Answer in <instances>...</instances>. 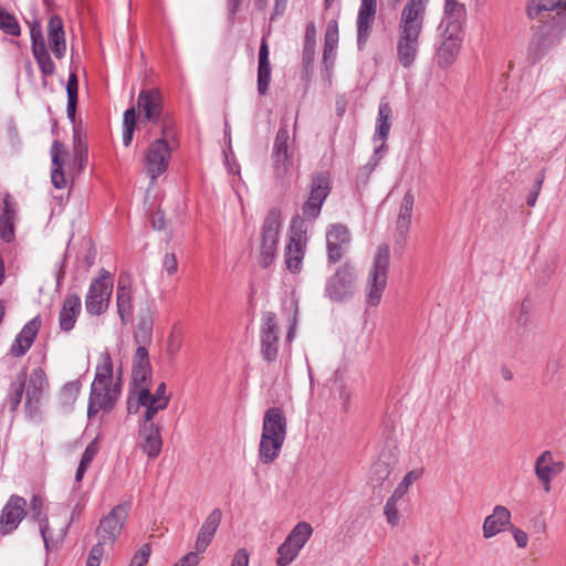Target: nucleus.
Returning a JSON list of instances; mask_svg holds the SVG:
<instances>
[{
	"label": "nucleus",
	"instance_id": "49",
	"mask_svg": "<svg viewBox=\"0 0 566 566\" xmlns=\"http://www.w3.org/2000/svg\"><path fill=\"white\" fill-rule=\"evenodd\" d=\"M271 82V64L259 65L258 67V92L265 95Z\"/></svg>",
	"mask_w": 566,
	"mask_h": 566
},
{
	"label": "nucleus",
	"instance_id": "52",
	"mask_svg": "<svg viewBox=\"0 0 566 566\" xmlns=\"http://www.w3.org/2000/svg\"><path fill=\"white\" fill-rule=\"evenodd\" d=\"M87 149V136L86 133L74 125L73 129V154L83 153Z\"/></svg>",
	"mask_w": 566,
	"mask_h": 566
},
{
	"label": "nucleus",
	"instance_id": "32",
	"mask_svg": "<svg viewBox=\"0 0 566 566\" xmlns=\"http://www.w3.org/2000/svg\"><path fill=\"white\" fill-rule=\"evenodd\" d=\"M30 518L38 522L39 531L46 548H49V520L45 511L44 499L33 494L30 501Z\"/></svg>",
	"mask_w": 566,
	"mask_h": 566
},
{
	"label": "nucleus",
	"instance_id": "45",
	"mask_svg": "<svg viewBox=\"0 0 566 566\" xmlns=\"http://www.w3.org/2000/svg\"><path fill=\"white\" fill-rule=\"evenodd\" d=\"M81 387L82 384L80 380L66 382L60 391L61 402L66 406H72L81 391Z\"/></svg>",
	"mask_w": 566,
	"mask_h": 566
},
{
	"label": "nucleus",
	"instance_id": "24",
	"mask_svg": "<svg viewBox=\"0 0 566 566\" xmlns=\"http://www.w3.org/2000/svg\"><path fill=\"white\" fill-rule=\"evenodd\" d=\"M137 400L140 406L146 408V419L153 420L155 415L166 409L169 403V396L166 395V384H159L155 394H150L148 388H142L137 391Z\"/></svg>",
	"mask_w": 566,
	"mask_h": 566
},
{
	"label": "nucleus",
	"instance_id": "62",
	"mask_svg": "<svg viewBox=\"0 0 566 566\" xmlns=\"http://www.w3.org/2000/svg\"><path fill=\"white\" fill-rule=\"evenodd\" d=\"M509 530L511 531L517 547L525 548L528 543L527 534L524 531H522L513 525H511V527Z\"/></svg>",
	"mask_w": 566,
	"mask_h": 566
},
{
	"label": "nucleus",
	"instance_id": "36",
	"mask_svg": "<svg viewBox=\"0 0 566 566\" xmlns=\"http://www.w3.org/2000/svg\"><path fill=\"white\" fill-rule=\"evenodd\" d=\"M444 14L446 15L440 28L450 27V24L457 23L462 31V25L465 19V9L462 4L458 3L457 0H446Z\"/></svg>",
	"mask_w": 566,
	"mask_h": 566
},
{
	"label": "nucleus",
	"instance_id": "13",
	"mask_svg": "<svg viewBox=\"0 0 566 566\" xmlns=\"http://www.w3.org/2000/svg\"><path fill=\"white\" fill-rule=\"evenodd\" d=\"M555 11L552 17L551 25L552 32L558 36L566 28V0H530L527 4V14L530 18L535 19L543 15L545 12L548 14ZM551 33V30H547Z\"/></svg>",
	"mask_w": 566,
	"mask_h": 566
},
{
	"label": "nucleus",
	"instance_id": "26",
	"mask_svg": "<svg viewBox=\"0 0 566 566\" xmlns=\"http://www.w3.org/2000/svg\"><path fill=\"white\" fill-rule=\"evenodd\" d=\"M116 305L120 322L123 325H126L130 321L134 310L130 277L126 274L118 276Z\"/></svg>",
	"mask_w": 566,
	"mask_h": 566
},
{
	"label": "nucleus",
	"instance_id": "42",
	"mask_svg": "<svg viewBox=\"0 0 566 566\" xmlns=\"http://www.w3.org/2000/svg\"><path fill=\"white\" fill-rule=\"evenodd\" d=\"M301 549L287 538L277 548L276 566H289L298 556Z\"/></svg>",
	"mask_w": 566,
	"mask_h": 566
},
{
	"label": "nucleus",
	"instance_id": "7",
	"mask_svg": "<svg viewBox=\"0 0 566 566\" xmlns=\"http://www.w3.org/2000/svg\"><path fill=\"white\" fill-rule=\"evenodd\" d=\"M357 277L356 266L345 262L327 279L324 295L337 303L349 301L356 292Z\"/></svg>",
	"mask_w": 566,
	"mask_h": 566
},
{
	"label": "nucleus",
	"instance_id": "16",
	"mask_svg": "<svg viewBox=\"0 0 566 566\" xmlns=\"http://www.w3.org/2000/svg\"><path fill=\"white\" fill-rule=\"evenodd\" d=\"M137 109L140 125L146 122L155 125L160 124L161 127L163 124H168L167 122H161L163 95L157 88L140 91L137 98Z\"/></svg>",
	"mask_w": 566,
	"mask_h": 566
},
{
	"label": "nucleus",
	"instance_id": "8",
	"mask_svg": "<svg viewBox=\"0 0 566 566\" xmlns=\"http://www.w3.org/2000/svg\"><path fill=\"white\" fill-rule=\"evenodd\" d=\"M290 239L284 250L286 269L291 273H298L302 270V263L306 249V228L301 217H294L290 227Z\"/></svg>",
	"mask_w": 566,
	"mask_h": 566
},
{
	"label": "nucleus",
	"instance_id": "10",
	"mask_svg": "<svg viewBox=\"0 0 566 566\" xmlns=\"http://www.w3.org/2000/svg\"><path fill=\"white\" fill-rule=\"evenodd\" d=\"M282 227L281 213L276 209L269 211L261 228V265L269 266L276 254L280 230Z\"/></svg>",
	"mask_w": 566,
	"mask_h": 566
},
{
	"label": "nucleus",
	"instance_id": "20",
	"mask_svg": "<svg viewBox=\"0 0 566 566\" xmlns=\"http://www.w3.org/2000/svg\"><path fill=\"white\" fill-rule=\"evenodd\" d=\"M27 515V501L19 495H11L0 514V534L7 535L18 528Z\"/></svg>",
	"mask_w": 566,
	"mask_h": 566
},
{
	"label": "nucleus",
	"instance_id": "37",
	"mask_svg": "<svg viewBox=\"0 0 566 566\" xmlns=\"http://www.w3.org/2000/svg\"><path fill=\"white\" fill-rule=\"evenodd\" d=\"M338 43V25L337 21L332 20L328 22L325 39H324V51L323 59L325 62L333 60L336 55V46Z\"/></svg>",
	"mask_w": 566,
	"mask_h": 566
},
{
	"label": "nucleus",
	"instance_id": "14",
	"mask_svg": "<svg viewBox=\"0 0 566 566\" xmlns=\"http://www.w3.org/2000/svg\"><path fill=\"white\" fill-rule=\"evenodd\" d=\"M442 30L440 40L437 45V64L441 69L449 67L455 60L461 42L462 31L459 24L453 23L450 27L440 28Z\"/></svg>",
	"mask_w": 566,
	"mask_h": 566
},
{
	"label": "nucleus",
	"instance_id": "53",
	"mask_svg": "<svg viewBox=\"0 0 566 566\" xmlns=\"http://www.w3.org/2000/svg\"><path fill=\"white\" fill-rule=\"evenodd\" d=\"M97 452H98V443L96 440H93L85 448L78 465L87 469L91 465L93 459L96 457Z\"/></svg>",
	"mask_w": 566,
	"mask_h": 566
},
{
	"label": "nucleus",
	"instance_id": "3",
	"mask_svg": "<svg viewBox=\"0 0 566 566\" xmlns=\"http://www.w3.org/2000/svg\"><path fill=\"white\" fill-rule=\"evenodd\" d=\"M424 18L401 12L397 31V59L399 64L409 69L413 65L420 42L419 38L423 29Z\"/></svg>",
	"mask_w": 566,
	"mask_h": 566
},
{
	"label": "nucleus",
	"instance_id": "47",
	"mask_svg": "<svg viewBox=\"0 0 566 566\" xmlns=\"http://www.w3.org/2000/svg\"><path fill=\"white\" fill-rule=\"evenodd\" d=\"M421 470H412L409 471L402 479V481L399 483V485L394 491V495H396L399 499H402V496L407 493L410 485H412L420 476H421Z\"/></svg>",
	"mask_w": 566,
	"mask_h": 566
},
{
	"label": "nucleus",
	"instance_id": "25",
	"mask_svg": "<svg viewBox=\"0 0 566 566\" xmlns=\"http://www.w3.org/2000/svg\"><path fill=\"white\" fill-rule=\"evenodd\" d=\"M511 518L512 514L506 506L495 505L492 513L489 514L483 521V537L489 539L509 530L512 525Z\"/></svg>",
	"mask_w": 566,
	"mask_h": 566
},
{
	"label": "nucleus",
	"instance_id": "1",
	"mask_svg": "<svg viewBox=\"0 0 566 566\" xmlns=\"http://www.w3.org/2000/svg\"><path fill=\"white\" fill-rule=\"evenodd\" d=\"M120 395V384L113 380V364L108 354L103 355V363L96 367L91 385L87 416L94 417L101 410L109 412Z\"/></svg>",
	"mask_w": 566,
	"mask_h": 566
},
{
	"label": "nucleus",
	"instance_id": "5",
	"mask_svg": "<svg viewBox=\"0 0 566 566\" xmlns=\"http://www.w3.org/2000/svg\"><path fill=\"white\" fill-rule=\"evenodd\" d=\"M295 130L296 122L294 123V133L291 137L287 130V124L282 120V124L276 133L271 155L273 174L276 180H285L291 168L293 167L295 153Z\"/></svg>",
	"mask_w": 566,
	"mask_h": 566
},
{
	"label": "nucleus",
	"instance_id": "22",
	"mask_svg": "<svg viewBox=\"0 0 566 566\" xmlns=\"http://www.w3.org/2000/svg\"><path fill=\"white\" fill-rule=\"evenodd\" d=\"M31 51L43 76H50L55 72V64L52 61L45 45L41 25L35 22L30 30Z\"/></svg>",
	"mask_w": 566,
	"mask_h": 566
},
{
	"label": "nucleus",
	"instance_id": "19",
	"mask_svg": "<svg viewBox=\"0 0 566 566\" xmlns=\"http://www.w3.org/2000/svg\"><path fill=\"white\" fill-rule=\"evenodd\" d=\"M260 338L262 357L266 361L275 360L279 350V326L273 312L263 313Z\"/></svg>",
	"mask_w": 566,
	"mask_h": 566
},
{
	"label": "nucleus",
	"instance_id": "15",
	"mask_svg": "<svg viewBox=\"0 0 566 566\" xmlns=\"http://www.w3.org/2000/svg\"><path fill=\"white\" fill-rule=\"evenodd\" d=\"M129 511V502L122 503L113 507V510L99 522L96 531L98 541L104 544H114L124 527Z\"/></svg>",
	"mask_w": 566,
	"mask_h": 566
},
{
	"label": "nucleus",
	"instance_id": "63",
	"mask_svg": "<svg viewBox=\"0 0 566 566\" xmlns=\"http://www.w3.org/2000/svg\"><path fill=\"white\" fill-rule=\"evenodd\" d=\"M270 64L269 61V46L265 39H262L259 50V65Z\"/></svg>",
	"mask_w": 566,
	"mask_h": 566
},
{
	"label": "nucleus",
	"instance_id": "38",
	"mask_svg": "<svg viewBox=\"0 0 566 566\" xmlns=\"http://www.w3.org/2000/svg\"><path fill=\"white\" fill-rule=\"evenodd\" d=\"M391 465L389 462L379 459L376 461L370 470L368 481L373 488L381 486L382 483L389 478L391 473Z\"/></svg>",
	"mask_w": 566,
	"mask_h": 566
},
{
	"label": "nucleus",
	"instance_id": "11",
	"mask_svg": "<svg viewBox=\"0 0 566 566\" xmlns=\"http://www.w3.org/2000/svg\"><path fill=\"white\" fill-rule=\"evenodd\" d=\"M25 386V412L30 419H38L41 415V401L49 389L45 371L41 367L32 369Z\"/></svg>",
	"mask_w": 566,
	"mask_h": 566
},
{
	"label": "nucleus",
	"instance_id": "34",
	"mask_svg": "<svg viewBox=\"0 0 566 566\" xmlns=\"http://www.w3.org/2000/svg\"><path fill=\"white\" fill-rule=\"evenodd\" d=\"M154 322L150 315L145 314L138 318L137 326L134 331V343L137 346L147 347L153 340Z\"/></svg>",
	"mask_w": 566,
	"mask_h": 566
},
{
	"label": "nucleus",
	"instance_id": "64",
	"mask_svg": "<svg viewBox=\"0 0 566 566\" xmlns=\"http://www.w3.org/2000/svg\"><path fill=\"white\" fill-rule=\"evenodd\" d=\"M165 214L161 211H157L151 217V226L156 230H163L165 228Z\"/></svg>",
	"mask_w": 566,
	"mask_h": 566
},
{
	"label": "nucleus",
	"instance_id": "18",
	"mask_svg": "<svg viewBox=\"0 0 566 566\" xmlns=\"http://www.w3.org/2000/svg\"><path fill=\"white\" fill-rule=\"evenodd\" d=\"M352 241L348 228L344 224H332L326 231L327 260L336 263L347 253Z\"/></svg>",
	"mask_w": 566,
	"mask_h": 566
},
{
	"label": "nucleus",
	"instance_id": "35",
	"mask_svg": "<svg viewBox=\"0 0 566 566\" xmlns=\"http://www.w3.org/2000/svg\"><path fill=\"white\" fill-rule=\"evenodd\" d=\"M392 109L386 99H381L378 107V116L376 124V136L385 140L391 127Z\"/></svg>",
	"mask_w": 566,
	"mask_h": 566
},
{
	"label": "nucleus",
	"instance_id": "44",
	"mask_svg": "<svg viewBox=\"0 0 566 566\" xmlns=\"http://www.w3.org/2000/svg\"><path fill=\"white\" fill-rule=\"evenodd\" d=\"M0 30L13 36L20 35L21 29L15 17L0 7Z\"/></svg>",
	"mask_w": 566,
	"mask_h": 566
},
{
	"label": "nucleus",
	"instance_id": "2",
	"mask_svg": "<svg viewBox=\"0 0 566 566\" xmlns=\"http://www.w3.org/2000/svg\"><path fill=\"white\" fill-rule=\"evenodd\" d=\"M287 421L281 408L271 407L265 410L259 457L262 463H272L280 454L286 438Z\"/></svg>",
	"mask_w": 566,
	"mask_h": 566
},
{
	"label": "nucleus",
	"instance_id": "21",
	"mask_svg": "<svg viewBox=\"0 0 566 566\" xmlns=\"http://www.w3.org/2000/svg\"><path fill=\"white\" fill-rule=\"evenodd\" d=\"M138 447L149 459H156L163 448L160 427L151 420H147L146 415H144V421L139 424Z\"/></svg>",
	"mask_w": 566,
	"mask_h": 566
},
{
	"label": "nucleus",
	"instance_id": "9",
	"mask_svg": "<svg viewBox=\"0 0 566 566\" xmlns=\"http://www.w3.org/2000/svg\"><path fill=\"white\" fill-rule=\"evenodd\" d=\"M113 292V280L109 272L102 270L94 279L85 297V308L91 315H101L108 308Z\"/></svg>",
	"mask_w": 566,
	"mask_h": 566
},
{
	"label": "nucleus",
	"instance_id": "39",
	"mask_svg": "<svg viewBox=\"0 0 566 566\" xmlns=\"http://www.w3.org/2000/svg\"><path fill=\"white\" fill-rule=\"evenodd\" d=\"M313 534V527L307 522H298L286 538L302 551Z\"/></svg>",
	"mask_w": 566,
	"mask_h": 566
},
{
	"label": "nucleus",
	"instance_id": "23",
	"mask_svg": "<svg viewBox=\"0 0 566 566\" xmlns=\"http://www.w3.org/2000/svg\"><path fill=\"white\" fill-rule=\"evenodd\" d=\"M377 0H360L357 13V45L361 50L367 43L376 20Z\"/></svg>",
	"mask_w": 566,
	"mask_h": 566
},
{
	"label": "nucleus",
	"instance_id": "46",
	"mask_svg": "<svg viewBox=\"0 0 566 566\" xmlns=\"http://www.w3.org/2000/svg\"><path fill=\"white\" fill-rule=\"evenodd\" d=\"M399 500H400L399 497H397L396 495L392 494L387 500L385 507H384V514L386 516L387 523L389 525H391L392 527L397 526L399 523V520H400V515H399V512L397 509V503Z\"/></svg>",
	"mask_w": 566,
	"mask_h": 566
},
{
	"label": "nucleus",
	"instance_id": "27",
	"mask_svg": "<svg viewBox=\"0 0 566 566\" xmlns=\"http://www.w3.org/2000/svg\"><path fill=\"white\" fill-rule=\"evenodd\" d=\"M222 511L213 509L201 524L195 541V549L206 552L212 543L222 521Z\"/></svg>",
	"mask_w": 566,
	"mask_h": 566
},
{
	"label": "nucleus",
	"instance_id": "48",
	"mask_svg": "<svg viewBox=\"0 0 566 566\" xmlns=\"http://www.w3.org/2000/svg\"><path fill=\"white\" fill-rule=\"evenodd\" d=\"M40 327L41 318L40 316H35L23 326V328L18 335L21 336L22 339H25L33 344Z\"/></svg>",
	"mask_w": 566,
	"mask_h": 566
},
{
	"label": "nucleus",
	"instance_id": "54",
	"mask_svg": "<svg viewBox=\"0 0 566 566\" xmlns=\"http://www.w3.org/2000/svg\"><path fill=\"white\" fill-rule=\"evenodd\" d=\"M31 346L32 344L30 342L22 339L21 336L17 335L10 347V354L13 357H21L31 348Z\"/></svg>",
	"mask_w": 566,
	"mask_h": 566
},
{
	"label": "nucleus",
	"instance_id": "55",
	"mask_svg": "<svg viewBox=\"0 0 566 566\" xmlns=\"http://www.w3.org/2000/svg\"><path fill=\"white\" fill-rule=\"evenodd\" d=\"M151 548L149 544H144L133 556L129 566H145L149 559Z\"/></svg>",
	"mask_w": 566,
	"mask_h": 566
},
{
	"label": "nucleus",
	"instance_id": "57",
	"mask_svg": "<svg viewBox=\"0 0 566 566\" xmlns=\"http://www.w3.org/2000/svg\"><path fill=\"white\" fill-rule=\"evenodd\" d=\"M104 545L103 542L98 541L97 544L92 547L87 557V566H99L101 558L104 554Z\"/></svg>",
	"mask_w": 566,
	"mask_h": 566
},
{
	"label": "nucleus",
	"instance_id": "17",
	"mask_svg": "<svg viewBox=\"0 0 566 566\" xmlns=\"http://www.w3.org/2000/svg\"><path fill=\"white\" fill-rule=\"evenodd\" d=\"M565 469V462L556 460L549 450L543 451L534 463V473L546 493L551 492L552 481L562 474Z\"/></svg>",
	"mask_w": 566,
	"mask_h": 566
},
{
	"label": "nucleus",
	"instance_id": "50",
	"mask_svg": "<svg viewBox=\"0 0 566 566\" xmlns=\"http://www.w3.org/2000/svg\"><path fill=\"white\" fill-rule=\"evenodd\" d=\"M133 382L137 390L147 388L146 382L151 376V367H133Z\"/></svg>",
	"mask_w": 566,
	"mask_h": 566
},
{
	"label": "nucleus",
	"instance_id": "60",
	"mask_svg": "<svg viewBox=\"0 0 566 566\" xmlns=\"http://www.w3.org/2000/svg\"><path fill=\"white\" fill-rule=\"evenodd\" d=\"M250 555L245 548H239L231 560V566H249Z\"/></svg>",
	"mask_w": 566,
	"mask_h": 566
},
{
	"label": "nucleus",
	"instance_id": "41",
	"mask_svg": "<svg viewBox=\"0 0 566 566\" xmlns=\"http://www.w3.org/2000/svg\"><path fill=\"white\" fill-rule=\"evenodd\" d=\"M25 380H27V373H25V370H22L18 375V381L11 384V386H10L9 405H10L11 411H15L21 403L24 387H25Z\"/></svg>",
	"mask_w": 566,
	"mask_h": 566
},
{
	"label": "nucleus",
	"instance_id": "12",
	"mask_svg": "<svg viewBox=\"0 0 566 566\" xmlns=\"http://www.w3.org/2000/svg\"><path fill=\"white\" fill-rule=\"evenodd\" d=\"M331 192L329 177L326 172H318L313 176L311 190L307 200L302 207L304 222L314 221L318 218L323 203Z\"/></svg>",
	"mask_w": 566,
	"mask_h": 566
},
{
	"label": "nucleus",
	"instance_id": "31",
	"mask_svg": "<svg viewBox=\"0 0 566 566\" xmlns=\"http://www.w3.org/2000/svg\"><path fill=\"white\" fill-rule=\"evenodd\" d=\"M3 209L0 213V237L6 242L14 239L15 203L9 193L3 199Z\"/></svg>",
	"mask_w": 566,
	"mask_h": 566
},
{
	"label": "nucleus",
	"instance_id": "6",
	"mask_svg": "<svg viewBox=\"0 0 566 566\" xmlns=\"http://www.w3.org/2000/svg\"><path fill=\"white\" fill-rule=\"evenodd\" d=\"M169 129V124H163V136L153 140L145 150L143 164L146 174L150 178V186H154L157 178L169 167L171 158V147L167 142V138L170 136Z\"/></svg>",
	"mask_w": 566,
	"mask_h": 566
},
{
	"label": "nucleus",
	"instance_id": "51",
	"mask_svg": "<svg viewBox=\"0 0 566 566\" xmlns=\"http://www.w3.org/2000/svg\"><path fill=\"white\" fill-rule=\"evenodd\" d=\"M429 0H407L401 12L424 18Z\"/></svg>",
	"mask_w": 566,
	"mask_h": 566
},
{
	"label": "nucleus",
	"instance_id": "33",
	"mask_svg": "<svg viewBox=\"0 0 566 566\" xmlns=\"http://www.w3.org/2000/svg\"><path fill=\"white\" fill-rule=\"evenodd\" d=\"M64 153V146L60 142H54L51 147V155H52V174H51V180L55 188L63 189L66 186V179L63 172V163L61 159V155Z\"/></svg>",
	"mask_w": 566,
	"mask_h": 566
},
{
	"label": "nucleus",
	"instance_id": "4",
	"mask_svg": "<svg viewBox=\"0 0 566 566\" xmlns=\"http://www.w3.org/2000/svg\"><path fill=\"white\" fill-rule=\"evenodd\" d=\"M390 265V249L384 243L377 247L371 268L366 281V302L369 306H377L387 286Z\"/></svg>",
	"mask_w": 566,
	"mask_h": 566
},
{
	"label": "nucleus",
	"instance_id": "59",
	"mask_svg": "<svg viewBox=\"0 0 566 566\" xmlns=\"http://www.w3.org/2000/svg\"><path fill=\"white\" fill-rule=\"evenodd\" d=\"M202 552H198L195 549V552H189L185 556H182L175 566H197L200 562V554Z\"/></svg>",
	"mask_w": 566,
	"mask_h": 566
},
{
	"label": "nucleus",
	"instance_id": "29",
	"mask_svg": "<svg viewBox=\"0 0 566 566\" xmlns=\"http://www.w3.org/2000/svg\"><path fill=\"white\" fill-rule=\"evenodd\" d=\"M81 310L82 303L80 296L76 294L67 295L59 314V326L61 331L67 333L73 329Z\"/></svg>",
	"mask_w": 566,
	"mask_h": 566
},
{
	"label": "nucleus",
	"instance_id": "30",
	"mask_svg": "<svg viewBox=\"0 0 566 566\" xmlns=\"http://www.w3.org/2000/svg\"><path fill=\"white\" fill-rule=\"evenodd\" d=\"M413 205H415V196L411 190H408L405 193V196L400 202L397 221H396L397 234L403 241L407 239L408 233H409Z\"/></svg>",
	"mask_w": 566,
	"mask_h": 566
},
{
	"label": "nucleus",
	"instance_id": "40",
	"mask_svg": "<svg viewBox=\"0 0 566 566\" xmlns=\"http://www.w3.org/2000/svg\"><path fill=\"white\" fill-rule=\"evenodd\" d=\"M77 91L78 82L75 73H71L66 84L67 105L66 113L67 117L72 123H75L76 104H77Z\"/></svg>",
	"mask_w": 566,
	"mask_h": 566
},
{
	"label": "nucleus",
	"instance_id": "61",
	"mask_svg": "<svg viewBox=\"0 0 566 566\" xmlns=\"http://www.w3.org/2000/svg\"><path fill=\"white\" fill-rule=\"evenodd\" d=\"M163 266L168 274H174L178 270V261L175 253H166L163 259Z\"/></svg>",
	"mask_w": 566,
	"mask_h": 566
},
{
	"label": "nucleus",
	"instance_id": "43",
	"mask_svg": "<svg viewBox=\"0 0 566 566\" xmlns=\"http://www.w3.org/2000/svg\"><path fill=\"white\" fill-rule=\"evenodd\" d=\"M136 123V107L133 106L126 109L123 116V144L125 147H128L132 144Z\"/></svg>",
	"mask_w": 566,
	"mask_h": 566
},
{
	"label": "nucleus",
	"instance_id": "28",
	"mask_svg": "<svg viewBox=\"0 0 566 566\" xmlns=\"http://www.w3.org/2000/svg\"><path fill=\"white\" fill-rule=\"evenodd\" d=\"M48 41L56 59L64 57L66 53L65 32L63 21L57 15H52L48 23Z\"/></svg>",
	"mask_w": 566,
	"mask_h": 566
},
{
	"label": "nucleus",
	"instance_id": "58",
	"mask_svg": "<svg viewBox=\"0 0 566 566\" xmlns=\"http://www.w3.org/2000/svg\"><path fill=\"white\" fill-rule=\"evenodd\" d=\"M544 178H545L544 172L541 171L536 177L534 189L528 193V196L526 198L527 206H530V207L535 206L537 197L542 189V185L544 182Z\"/></svg>",
	"mask_w": 566,
	"mask_h": 566
},
{
	"label": "nucleus",
	"instance_id": "56",
	"mask_svg": "<svg viewBox=\"0 0 566 566\" xmlns=\"http://www.w3.org/2000/svg\"><path fill=\"white\" fill-rule=\"evenodd\" d=\"M133 367H151L147 347L137 346L134 355Z\"/></svg>",
	"mask_w": 566,
	"mask_h": 566
}]
</instances>
